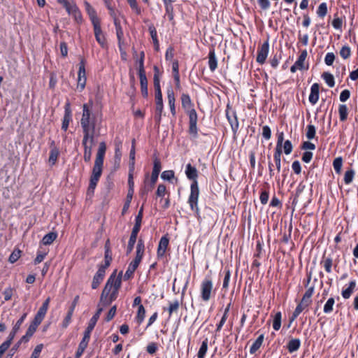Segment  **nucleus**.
Instances as JSON below:
<instances>
[{"label": "nucleus", "mask_w": 358, "mask_h": 358, "mask_svg": "<svg viewBox=\"0 0 358 358\" xmlns=\"http://www.w3.org/2000/svg\"><path fill=\"white\" fill-rule=\"evenodd\" d=\"M122 271H120L118 275H116V270L114 271L108 278L105 287L102 291L100 297L99 304L96 313L90 320L87 327L90 329L94 328L100 315L103 311V308L99 307L100 305L103 306H109L113 301L116 300L118 296L119 289L122 285Z\"/></svg>", "instance_id": "obj_1"}, {"label": "nucleus", "mask_w": 358, "mask_h": 358, "mask_svg": "<svg viewBox=\"0 0 358 358\" xmlns=\"http://www.w3.org/2000/svg\"><path fill=\"white\" fill-rule=\"evenodd\" d=\"M185 172L187 178L189 180H192L190 194L188 197L187 203L189 205L190 209L194 212L195 216L199 217L200 216V210L198 206L199 188L197 178L199 176V172L196 167L192 166L189 163L186 165Z\"/></svg>", "instance_id": "obj_2"}, {"label": "nucleus", "mask_w": 358, "mask_h": 358, "mask_svg": "<svg viewBox=\"0 0 358 358\" xmlns=\"http://www.w3.org/2000/svg\"><path fill=\"white\" fill-rule=\"evenodd\" d=\"M181 105L185 112L189 116V132L194 137L197 136V121L198 115L194 106L188 94H182L181 95Z\"/></svg>", "instance_id": "obj_3"}, {"label": "nucleus", "mask_w": 358, "mask_h": 358, "mask_svg": "<svg viewBox=\"0 0 358 358\" xmlns=\"http://www.w3.org/2000/svg\"><path fill=\"white\" fill-rule=\"evenodd\" d=\"M92 106L93 102L91 100L88 103L83 105L80 126L83 134H94L96 117L92 111Z\"/></svg>", "instance_id": "obj_4"}, {"label": "nucleus", "mask_w": 358, "mask_h": 358, "mask_svg": "<svg viewBox=\"0 0 358 358\" xmlns=\"http://www.w3.org/2000/svg\"><path fill=\"white\" fill-rule=\"evenodd\" d=\"M106 151V143L102 141L99 145V148L97 150L94 165L92 169V173L91 176L93 178H96L98 179L100 178L102 173V169L103 165V159L104 156Z\"/></svg>", "instance_id": "obj_5"}, {"label": "nucleus", "mask_w": 358, "mask_h": 358, "mask_svg": "<svg viewBox=\"0 0 358 358\" xmlns=\"http://www.w3.org/2000/svg\"><path fill=\"white\" fill-rule=\"evenodd\" d=\"M213 294H215L213 290V283L210 276L206 275L201 281L200 285V296L203 301H208Z\"/></svg>", "instance_id": "obj_6"}, {"label": "nucleus", "mask_w": 358, "mask_h": 358, "mask_svg": "<svg viewBox=\"0 0 358 358\" xmlns=\"http://www.w3.org/2000/svg\"><path fill=\"white\" fill-rule=\"evenodd\" d=\"M313 293V287H310L306 292L303 296L300 303L297 305L296 309L292 313L291 320H295L299 314L304 310H306L312 302V295Z\"/></svg>", "instance_id": "obj_7"}, {"label": "nucleus", "mask_w": 358, "mask_h": 358, "mask_svg": "<svg viewBox=\"0 0 358 358\" xmlns=\"http://www.w3.org/2000/svg\"><path fill=\"white\" fill-rule=\"evenodd\" d=\"M284 140V133L278 132L277 134V143L273 153V157L275 160V169L278 172L281 169V155L282 152V143Z\"/></svg>", "instance_id": "obj_8"}, {"label": "nucleus", "mask_w": 358, "mask_h": 358, "mask_svg": "<svg viewBox=\"0 0 358 358\" xmlns=\"http://www.w3.org/2000/svg\"><path fill=\"white\" fill-rule=\"evenodd\" d=\"M307 55H308V54H307V51L306 50H303L301 52L297 60L290 68V71L292 73H295L297 70H300V71L308 70L309 64L308 62H306Z\"/></svg>", "instance_id": "obj_9"}, {"label": "nucleus", "mask_w": 358, "mask_h": 358, "mask_svg": "<svg viewBox=\"0 0 358 358\" xmlns=\"http://www.w3.org/2000/svg\"><path fill=\"white\" fill-rule=\"evenodd\" d=\"M87 77L85 72V60L82 59L79 63V69L78 72L77 88L82 92L86 85Z\"/></svg>", "instance_id": "obj_10"}, {"label": "nucleus", "mask_w": 358, "mask_h": 358, "mask_svg": "<svg viewBox=\"0 0 358 358\" xmlns=\"http://www.w3.org/2000/svg\"><path fill=\"white\" fill-rule=\"evenodd\" d=\"M226 117L230 124L232 131L236 134L239 128V123L238 121V117L235 110L229 106H227L226 109Z\"/></svg>", "instance_id": "obj_11"}, {"label": "nucleus", "mask_w": 358, "mask_h": 358, "mask_svg": "<svg viewBox=\"0 0 358 358\" xmlns=\"http://www.w3.org/2000/svg\"><path fill=\"white\" fill-rule=\"evenodd\" d=\"M269 51L268 40H266L261 46L258 48L256 61L259 64L265 63Z\"/></svg>", "instance_id": "obj_12"}, {"label": "nucleus", "mask_w": 358, "mask_h": 358, "mask_svg": "<svg viewBox=\"0 0 358 358\" xmlns=\"http://www.w3.org/2000/svg\"><path fill=\"white\" fill-rule=\"evenodd\" d=\"M93 28L96 41L101 47L105 48L106 46V40L101 30V22H93Z\"/></svg>", "instance_id": "obj_13"}, {"label": "nucleus", "mask_w": 358, "mask_h": 358, "mask_svg": "<svg viewBox=\"0 0 358 358\" xmlns=\"http://www.w3.org/2000/svg\"><path fill=\"white\" fill-rule=\"evenodd\" d=\"M50 302V297H48L43 303L42 306L38 309L36 315L34 316V320L41 324L43 320L47 311L48 310L49 304Z\"/></svg>", "instance_id": "obj_14"}, {"label": "nucleus", "mask_w": 358, "mask_h": 358, "mask_svg": "<svg viewBox=\"0 0 358 358\" xmlns=\"http://www.w3.org/2000/svg\"><path fill=\"white\" fill-rule=\"evenodd\" d=\"M154 187V185L149 182V173H147L145 176L143 185L141 187L139 192L140 196L144 199L145 201L147 200L148 194L153 189Z\"/></svg>", "instance_id": "obj_15"}, {"label": "nucleus", "mask_w": 358, "mask_h": 358, "mask_svg": "<svg viewBox=\"0 0 358 358\" xmlns=\"http://www.w3.org/2000/svg\"><path fill=\"white\" fill-rule=\"evenodd\" d=\"M106 270L103 268L99 267L98 268L97 271L93 277L92 282V288L93 289H96L101 282L103 280V278L106 275Z\"/></svg>", "instance_id": "obj_16"}, {"label": "nucleus", "mask_w": 358, "mask_h": 358, "mask_svg": "<svg viewBox=\"0 0 358 358\" xmlns=\"http://www.w3.org/2000/svg\"><path fill=\"white\" fill-rule=\"evenodd\" d=\"M71 110L69 102H66L64 106V115L62 120V129L66 131L69 127V122L71 121Z\"/></svg>", "instance_id": "obj_17"}, {"label": "nucleus", "mask_w": 358, "mask_h": 358, "mask_svg": "<svg viewBox=\"0 0 358 358\" xmlns=\"http://www.w3.org/2000/svg\"><path fill=\"white\" fill-rule=\"evenodd\" d=\"M169 238L166 235L163 236L159 242L157 255L159 258H162L165 255L166 249L169 246Z\"/></svg>", "instance_id": "obj_18"}, {"label": "nucleus", "mask_w": 358, "mask_h": 358, "mask_svg": "<svg viewBox=\"0 0 358 358\" xmlns=\"http://www.w3.org/2000/svg\"><path fill=\"white\" fill-rule=\"evenodd\" d=\"M82 145L84 148V152H92V147L94 145V134H83Z\"/></svg>", "instance_id": "obj_19"}, {"label": "nucleus", "mask_w": 358, "mask_h": 358, "mask_svg": "<svg viewBox=\"0 0 358 358\" xmlns=\"http://www.w3.org/2000/svg\"><path fill=\"white\" fill-rule=\"evenodd\" d=\"M145 252V244L144 241L140 238L138 240L137 245H136V257L133 262L140 264Z\"/></svg>", "instance_id": "obj_20"}, {"label": "nucleus", "mask_w": 358, "mask_h": 358, "mask_svg": "<svg viewBox=\"0 0 358 358\" xmlns=\"http://www.w3.org/2000/svg\"><path fill=\"white\" fill-rule=\"evenodd\" d=\"M59 3L63 5L69 14L73 16L79 15V17H81V13L75 3L66 0H62Z\"/></svg>", "instance_id": "obj_21"}, {"label": "nucleus", "mask_w": 358, "mask_h": 358, "mask_svg": "<svg viewBox=\"0 0 358 358\" xmlns=\"http://www.w3.org/2000/svg\"><path fill=\"white\" fill-rule=\"evenodd\" d=\"M167 98L169 101V106L170 108V110L171 113V115L175 117L176 115V98L174 92L172 88H169L167 90Z\"/></svg>", "instance_id": "obj_22"}, {"label": "nucleus", "mask_w": 358, "mask_h": 358, "mask_svg": "<svg viewBox=\"0 0 358 358\" xmlns=\"http://www.w3.org/2000/svg\"><path fill=\"white\" fill-rule=\"evenodd\" d=\"M54 145L55 141H52L51 143V150L50 152V156L48 159V162L51 166H53L56 164L58 156L59 155V151L58 148H57L55 146H53Z\"/></svg>", "instance_id": "obj_23"}, {"label": "nucleus", "mask_w": 358, "mask_h": 358, "mask_svg": "<svg viewBox=\"0 0 358 358\" xmlns=\"http://www.w3.org/2000/svg\"><path fill=\"white\" fill-rule=\"evenodd\" d=\"M208 66L212 72L215 71L217 67V60L214 48H211L208 53Z\"/></svg>", "instance_id": "obj_24"}, {"label": "nucleus", "mask_w": 358, "mask_h": 358, "mask_svg": "<svg viewBox=\"0 0 358 358\" xmlns=\"http://www.w3.org/2000/svg\"><path fill=\"white\" fill-rule=\"evenodd\" d=\"M134 162H133L132 164L129 166V176H128V185L129 189L128 192L129 193V196L134 192Z\"/></svg>", "instance_id": "obj_25"}, {"label": "nucleus", "mask_w": 358, "mask_h": 358, "mask_svg": "<svg viewBox=\"0 0 358 358\" xmlns=\"http://www.w3.org/2000/svg\"><path fill=\"white\" fill-rule=\"evenodd\" d=\"M138 266H139L138 264L131 261L130 262V264H129L128 268L124 275V277H123L124 280H128L130 278H131L133 277V275H134L135 271L136 270V268H138Z\"/></svg>", "instance_id": "obj_26"}, {"label": "nucleus", "mask_w": 358, "mask_h": 358, "mask_svg": "<svg viewBox=\"0 0 358 358\" xmlns=\"http://www.w3.org/2000/svg\"><path fill=\"white\" fill-rule=\"evenodd\" d=\"M141 84V92L144 98L148 96V80L145 74L138 75Z\"/></svg>", "instance_id": "obj_27"}, {"label": "nucleus", "mask_w": 358, "mask_h": 358, "mask_svg": "<svg viewBox=\"0 0 358 358\" xmlns=\"http://www.w3.org/2000/svg\"><path fill=\"white\" fill-rule=\"evenodd\" d=\"M231 306V303L230 302L227 305L226 308H224V314H223L220 322L217 324L216 330H215L216 332L220 331L223 325L226 322Z\"/></svg>", "instance_id": "obj_28"}, {"label": "nucleus", "mask_w": 358, "mask_h": 358, "mask_svg": "<svg viewBox=\"0 0 358 358\" xmlns=\"http://www.w3.org/2000/svg\"><path fill=\"white\" fill-rule=\"evenodd\" d=\"M264 334H260L255 341L252 343L250 348V353L255 354L262 346L264 341Z\"/></svg>", "instance_id": "obj_29"}, {"label": "nucleus", "mask_w": 358, "mask_h": 358, "mask_svg": "<svg viewBox=\"0 0 358 358\" xmlns=\"http://www.w3.org/2000/svg\"><path fill=\"white\" fill-rule=\"evenodd\" d=\"M355 286H356L355 280L350 281L348 287L342 291V293H341L342 296L344 299H349L350 297V296L352 295V292H354Z\"/></svg>", "instance_id": "obj_30"}, {"label": "nucleus", "mask_w": 358, "mask_h": 358, "mask_svg": "<svg viewBox=\"0 0 358 358\" xmlns=\"http://www.w3.org/2000/svg\"><path fill=\"white\" fill-rule=\"evenodd\" d=\"M179 307H180L179 301L178 299H176L173 301H170L169 306L167 308V309L164 308V310H167L169 312V317H171V316L172 315L173 313H178Z\"/></svg>", "instance_id": "obj_31"}, {"label": "nucleus", "mask_w": 358, "mask_h": 358, "mask_svg": "<svg viewBox=\"0 0 358 358\" xmlns=\"http://www.w3.org/2000/svg\"><path fill=\"white\" fill-rule=\"evenodd\" d=\"M57 237V234L56 232H50L43 236L41 243L45 245H49L54 242Z\"/></svg>", "instance_id": "obj_32"}, {"label": "nucleus", "mask_w": 358, "mask_h": 358, "mask_svg": "<svg viewBox=\"0 0 358 358\" xmlns=\"http://www.w3.org/2000/svg\"><path fill=\"white\" fill-rule=\"evenodd\" d=\"M208 339L206 338L201 343L199 352L197 353L198 358H204L208 350Z\"/></svg>", "instance_id": "obj_33"}, {"label": "nucleus", "mask_w": 358, "mask_h": 358, "mask_svg": "<svg viewBox=\"0 0 358 358\" xmlns=\"http://www.w3.org/2000/svg\"><path fill=\"white\" fill-rule=\"evenodd\" d=\"M355 176V171L352 169H348L344 174L343 181L345 184L350 185L353 181Z\"/></svg>", "instance_id": "obj_34"}, {"label": "nucleus", "mask_w": 358, "mask_h": 358, "mask_svg": "<svg viewBox=\"0 0 358 358\" xmlns=\"http://www.w3.org/2000/svg\"><path fill=\"white\" fill-rule=\"evenodd\" d=\"M113 261L112 251H104V264L99 266V267L106 269L110 265Z\"/></svg>", "instance_id": "obj_35"}, {"label": "nucleus", "mask_w": 358, "mask_h": 358, "mask_svg": "<svg viewBox=\"0 0 358 358\" xmlns=\"http://www.w3.org/2000/svg\"><path fill=\"white\" fill-rule=\"evenodd\" d=\"M287 350L290 353L296 351L300 347V341L299 339H292L287 343Z\"/></svg>", "instance_id": "obj_36"}, {"label": "nucleus", "mask_w": 358, "mask_h": 358, "mask_svg": "<svg viewBox=\"0 0 358 358\" xmlns=\"http://www.w3.org/2000/svg\"><path fill=\"white\" fill-rule=\"evenodd\" d=\"M339 119L341 122H344L348 118V108L346 105L341 104L338 108Z\"/></svg>", "instance_id": "obj_37"}, {"label": "nucleus", "mask_w": 358, "mask_h": 358, "mask_svg": "<svg viewBox=\"0 0 358 358\" xmlns=\"http://www.w3.org/2000/svg\"><path fill=\"white\" fill-rule=\"evenodd\" d=\"M165 7V11L166 14L165 15L167 16L169 20L173 24H175L174 21V13H173V6L172 4H166L164 5Z\"/></svg>", "instance_id": "obj_38"}, {"label": "nucleus", "mask_w": 358, "mask_h": 358, "mask_svg": "<svg viewBox=\"0 0 358 358\" xmlns=\"http://www.w3.org/2000/svg\"><path fill=\"white\" fill-rule=\"evenodd\" d=\"M145 310L143 305H140L138 308L137 315L136 316V320L138 324H141L145 318Z\"/></svg>", "instance_id": "obj_39"}, {"label": "nucleus", "mask_w": 358, "mask_h": 358, "mask_svg": "<svg viewBox=\"0 0 358 358\" xmlns=\"http://www.w3.org/2000/svg\"><path fill=\"white\" fill-rule=\"evenodd\" d=\"M322 77L323 78L325 83H327V85L329 87H333L334 86V85H335L334 78L331 73H330L329 72H324V73H323Z\"/></svg>", "instance_id": "obj_40"}, {"label": "nucleus", "mask_w": 358, "mask_h": 358, "mask_svg": "<svg viewBox=\"0 0 358 358\" xmlns=\"http://www.w3.org/2000/svg\"><path fill=\"white\" fill-rule=\"evenodd\" d=\"M281 319L282 314L280 312H278L275 313L273 320V328L274 330L278 331L280 329L281 327Z\"/></svg>", "instance_id": "obj_41"}, {"label": "nucleus", "mask_w": 358, "mask_h": 358, "mask_svg": "<svg viewBox=\"0 0 358 358\" xmlns=\"http://www.w3.org/2000/svg\"><path fill=\"white\" fill-rule=\"evenodd\" d=\"M327 4L325 2L320 3L317 10V15L318 17L323 18L327 13Z\"/></svg>", "instance_id": "obj_42"}, {"label": "nucleus", "mask_w": 358, "mask_h": 358, "mask_svg": "<svg viewBox=\"0 0 358 358\" xmlns=\"http://www.w3.org/2000/svg\"><path fill=\"white\" fill-rule=\"evenodd\" d=\"M333 166L336 173L339 174L341 173L343 166V159L341 157H336L333 162Z\"/></svg>", "instance_id": "obj_43"}, {"label": "nucleus", "mask_w": 358, "mask_h": 358, "mask_svg": "<svg viewBox=\"0 0 358 358\" xmlns=\"http://www.w3.org/2000/svg\"><path fill=\"white\" fill-rule=\"evenodd\" d=\"M40 324L33 320L30 325L29 326L26 334H27V337H31L36 332L38 327Z\"/></svg>", "instance_id": "obj_44"}, {"label": "nucleus", "mask_w": 358, "mask_h": 358, "mask_svg": "<svg viewBox=\"0 0 358 358\" xmlns=\"http://www.w3.org/2000/svg\"><path fill=\"white\" fill-rule=\"evenodd\" d=\"M136 236L130 235L129 240L127 247V255H129L132 252L134 245L136 242Z\"/></svg>", "instance_id": "obj_45"}, {"label": "nucleus", "mask_w": 358, "mask_h": 358, "mask_svg": "<svg viewBox=\"0 0 358 358\" xmlns=\"http://www.w3.org/2000/svg\"><path fill=\"white\" fill-rule=\"evenodd\" d=\"M155 104V119L157 121L159 122L161 120L162 113L164 109V104L163 102L156 103Z\"/></svg>", "instance_id": "obj_46"}, {"label": "nucleus", "mask_w": 358, "mask_h": 358, "mask_svg": "<svg viewBox=\"0 0 358 358\" xmlns=\"http://www.w3.org/2000/svg\"><path fill=\"white\" fill-rule=\"evenodd\" d=\"M17 333V331L15 330L14 329H12V331L10 332L8 338L6 341H4L1 345H4L6 348H8L12 343V341L15 338L16 334Z\"/></svg>", "instance_id": "obj_47"}, {"label": "nucleus", "mask_w": 358, "mask_h": 358, "mask_svg": "<svg viewBox=\"0 0 358 358\" xmlns=\"http://www.w3.org/2000/svg\"><path fill=\"white\" fill-rule=\"evenodd\" d=\"M162 170V164L158 158H155L153 161V168L152 173L159 175Z\"/></svg>", "instance_id": "obj_48"}, {"label": "nucleus", "mask_w": 358, "mask_h": 358, "mask_svg": "<svg viewBox=\"0 0 358 358\" xmlns=\"http://www.w3.org/2000/svg\"><path fill=\"white\" fill-rule=\"evenodd\" d=\"M231 278V272L229 269L225 268L224 270V278L223 280L222 288L227 289L229 287V281Z\"/></svg>", "instance_id": "obj_49"}, {"label": "nucleus", "mask_w": 358, "mask_h": 358, "mask_svg": "<svg viewBox=\"0 0 358 358\" xmlns=\"http://www.w3.org/2000/svg\"><path fill=\"white\" fill-rule=\"evenodd\" d=\"M334 304V299L333 298H329L324 306V312L325 313H329L333 310V306Z\"/></svg>", "instance_id": "obj_50"}, {"label": "nucleus", "mask_w": 358, "mask_h": 358, "mask_svg": "<svg viewBox=\"0 0 358 358\" xmlns=\"http://www.w3.org/2000/svg\"><path fill=\"white\" fill-rule=\"evenodd\" d=\"M73 314V313H72V310H68L67 314L62 323L63 328H66L69 325L71 322Z\"/></svg>", "instance_id": "obj_51"}, {"label": "nucleus", "mask_w": 358, "mask_h": 358, "mask_svg": "<svg viewBox=\"0 0 358 358\" xmlns=\"http://www.w3.org/2000/svg\"><path fill=\"white\" fill-rule=\"evenodd\" d=\"M148 31L152 38V42L159 41L157 38V31L153 24L148 26Z\"/></svg>", "instance_id": "obj_52"}, {"label": "nucleus", "mask_w": 358, "mask_h": 358, "mask_svg": "<svg viewBox=\"0 0 358 358\" xmlns=\"http://www.w3.org/2000/svg\"><path fill=\"white\" fill-rule=\"evenodd\" d=\"M351 54L350 48L348 45L343 46L341 50H340V55L341 57H343L344 59H348Z\"/></svg>", "instance_id": "obj_53"}, {"label": "nucleus", "mask_w": 358, "mask_h": 358, "mask_svg": "<svg viewBox=\"0 0 358 358\" xmlns=\"http://www.w3.org/2000/svg\"><path fill=\"white\" fill-rule=\"evenodd\" d=\"M174 176L175 173L172 170L164 171L161 174V178L164 180H171Z\"/></svg>", "instance_id": "obj_54"}, {"label": "nucleus", "mask_w": 358, "mask_h": 358, "mask_svg": "<svg viewBox=\"0 0 358 358\" xmlns=\"http://www.w3.org/2000/svg\"><path fill=\"white\" fill-rule=\"evenodd\" d=\"M282 149L285 155H289L292 152L293 147L289 140H287L282 143Z\"/></svg>", "instance_id": "obj_55"}, {"label": "nucleus", "mask_w": 358, "mask_h": 358, "mask_svg": "<svg viewBox=\"0 0 358 358\" xmlns=\"http://www.w3.org/2000/svg\"><path fill=\"white\" fill-rule=\"evenodd\" d=\"M128 3L129 4L131 8L137 14L139 15L141 13V10L138 6V3L136 0H127Z\"/></svg>", "instance_id": "obj_56"}, {"label": "nucleus", "mask_w": 358, "mask_h": 358, "mask_svg": "<svg viewBox=\"0 0 358 358\" xmlns=\"http://www.w3.org/2000/svg\"><path fill=\"white\" fill-rule=\"evenodd\" d=\"M280 59H281L280 53V54L275 53L270 60V64H271V66L273 68L275 69L278 66L279 61Z\"/></svg>", "instance_id": "obj_57"}, {"label": "nucleus", "mask_w": 358, "mask_h": 358, "mask_svg": "<svg viewBox=\"0 0 358 358\" xmlns=\"http://www.w3.org/2000/svg\"><path fill=\"white\" fill-rule=\"evenodd\" d=\"M43 344L37 345L35 347L34 351L32 352L30 358H38L39 356H40V354H41V351L43 350Z\"/></svg>", "instance_id": "obj_58"}, {"label": "nucleus", "mask_w": 358, "mask_h": 358, "mask_svg": "<svg viewBox=\"0 0 358 358\" xmlns=\"http://www.w3.org/2000/svg\"><path fill=\"white\" fill-rule=\"evenodd\" d=\"M157 349V344L154 342L150 343L146 347V351L150 355L155 354Z\"/></svg>", "instance_id": "obj_59"}, {"label": "nucleus", "mask_w": 358, "mask_h": 358, "mask_svg": "<svg viewBox=\"0 0 358 358\" xmlns=\"http://www.w3.org/2000/svg\"><path fill=\"white\" fill-rule=\"evenodd\" d=\"M166 191V186L164 185H163V184H160L157 187V192H156V195L158 197L163 198L165 196Z\"/></svg>", "instance_id": "obj_60"}, {"label": "nucleus", "mask_w": 358, "mask_h": 358, "mask_svg": "<svg viewBox=\"0 0 358 358\" xmlns=\"http://www.w3.org/2000/svg\"><path fill=\"white\" fill-rule=\"evenodd\" d=\"M292 227L290 225L288 229V231L285 232L282 236V242L283 243L287 244L291 238V234H292Z\"/></svg>", "instance_id": "obj_61"}, {"label": "nucleus", "mask_w": 358, "mask_h": 358, "mask_svg": "<svg viewBox=\"0 0 358 358\" xmlns=\"http://www.w3.org/2000/svg\"><path fill=\"white\" fill-rule=\"evenodd\" d=\"M262 136L266 140H268L271 137V131L268 125L262 127Z\"/></svg>", "instance_id": "obj_62"}, {"label": "nucleus", "mask_w": 358, "mask_h": 358, "mask_svg": "<svg viewBox=\"0 0 358 358\" xmlns=\"http://www.w3.org/2000/svg\"><path fill=\"white\" fill-rule=\"evenodd\" d=\"M335 59V55L332 52H328L324 58L325 64L328 66H331Z\"/></svg>", "instance_id": "obj_63"}, {"label": "nucleus", "mask_w": 358, "mask_h": 358, "mask_svg": "<svg viewBox=\"0 0 358 358\" xmlns=\"http://www.w3.org/2000/svg\"><path fill=\"white\" fill-rule=\"evenodd\" d=\"M20 250H17V251H15L14 250L11 254L9 256V258H8V260L10 263H15V262L17 261V259L20 258Z\"/></svg>", "instance_id": "obj_64"}]
</instances>
